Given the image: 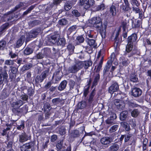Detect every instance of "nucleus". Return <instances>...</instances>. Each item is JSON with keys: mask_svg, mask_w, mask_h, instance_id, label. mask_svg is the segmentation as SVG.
<instances>
[{"mask_svg": "<svg viewBox=\"0 0 151 151\" xmlns=\"http://www.w3.org/2000/svg\"><path fill=\"white\" fill-rule=\"evenodd\" d=\"M89 23L93 26L98 29L99 30V32L102 36L103 35L106 33V25H103L102 20L99 17H94L92 18L89 21Z\"/></svg>", "mask_w": 151, "mask_h": 151, "instance_id": "obj_1", "label": "nucleus"}, {"mask_svg": "<svg viewBox=\"0 0 151 151\" xmlns=\"http://www.w3.org/2000/svg\"><path fill=\"white\" fill-rule=\"evenodd\" d=\"M137 34L135 33H133L128 37L127 40V43L124 54V55H127V53L130 52L132 50L134 45L137 42Z\"/></svg>", "mask_w": 151, "mask_h": 151, "instance_id": "obj_2", "label": "nucleus"}, {"mask_svg": "<svg viewBox=\"0 0 151 151\" xmlns=\"http://www.w3.org/2000/svg\"><path fill=\"white\" fill-rule=\"evenodd\" d=\"M7 67L4 65V68L0 67V84H2L4 81L6 82L8 78Z\"/></svg>", "mask_w": 151, "mask_h": 151, "instance_id": "obj_3", "label": "nucleus"}, {"mask_svg": "<svg viewBox=\"0 0 151 151\" xmlns=\"http://www.w3.org/2000/svg\"><path fill=\"white\" fill-rule=\"evenodd\" d=\"M60 34L59 32H55L53 35H48L46 42L49 43L50 44H56L57 40L60 38Z\"/></svg>", "mask_w": 151, "mask_h": 151, "instance_id": "obj_4", "label": "nucleus"}, {"mask_svg": "<svg viewBox=\"0 0 151 151\" xmlns=\"http://www.w3.org/2000/svg\"><path fill=\"white\" fill-rule=\"evenodd\" d=\"M95 4L94 0H79V5L83 6V8L88 9Z\"/></svg>", "mask_w": 151, "mask_h": 151, "instance_id": "obj_5", "label": "nucleus"}, {"mask_svg": "<svg viewBox=\"0 0 151 151\" xmlns=\"http://www.w3.org/2000/svg\"><path fill=\"white\" fill-rule=\"evenodd\" d=\"M26 103L22 101L19 100L16 102L13 103L12 106V111L15 114L19 113L20 112L19 107Z\"/></svg>", "mask_w": 151, "mask_h": 151, "instance_id": "obj_6", "label": "nucleus"}, {"mask_svg": "<svg viewBox=\"0 0 151 151\" xmlns=\"http://www.w3.org/2000/svg\"><path fill=\"white\" fill-rule=\"evenodd\" d=\"M35 145V143L32 141L26 143L20 146L21 151H33Z\"/></svg>", "mask_w": 151, "mask_h": 151, "instance_id": "obj_7", "label": "nucleus"}, {"mask_svg": "<svg viewBox=\"0 0 151 151\" xmlns=\"http://www.w3.org/2000/svg\"><path fill=\"white\" fill-rule=\"evenodd\" d=\"M19 66L16 65L14 66H11L10 67L11 72L9 74V78L12 80L14 79L19 74V73L18 70Z\"/></svg>", "mask_w": 151, "mask_h": 151, "instance_id": "obj_8", "label": "nucleus"}, {"mask_svg": "<svg viewBox=\"0 0 151 151\" xmlns=\"http://www.w3.org/2000/svg\"><path fill=\"white\" fill-rule=\"evenodd\" d=\"M108 114L107 115H109V117H108L106 121V124H108L112 125L114 124V120L116 119L117 116L115 113L112 111H107Z\"/></svg>", "mask_w": 151, "mask_h": 151, "instance_id": "obj_9", "label": "nucleus"}, {"mask_svg": "<svg viewBox=\"0 0 151 151\" xmlns=\"http://www.w3.org/2000/svg\"><path fill=\"white\" fill-rule=\"evenodd\" d=\"M6 140L5 142L6 145L13 146L14 135L13 133L11 132H8L7 135Z\"/></svg>", "mask_w": 151, "mask_h": 151, "instance_id": "obj_10", "label": "nucleus"}, {"mask_svg": "<svg viewBox=\"0 0 151 151\" xmlns=\"http://www.w3.org/2000/svg\"><path fill=\"white\" fill-rule=\"evenodd\" d=\"M111 65L112 62L111 61H108L104 68L103 70V75L104 76H107L110 74L111 72L110 71L109 69Z\"/></svg>", "mask_w": 151, "mask_h": 151, "instance_id": "obj_11", "label": "nucleus"}, {"mask_svg": "<svg viewBox=\"0 0 151 151\" xmlns=\"http://www.w3.org/2000/svg\"><path fill=\"white\" fill-rule=\"evenodd\" d=\"M84 131H85V129H75L73 130L71 133V136L73 138L79 137L80 136H82L84 134Z\"/></svg>", "mask_w": 151, "mask_h": 151, "instance_id": "obj_12", "label": "nucleus"}, {"mask_svg": "<svg viewBox=\"0 0 151 151\" xmlns=\"http://www.w3.org/2000/svg\"><path fill=\"white\" fill-rule=\"evenodd\" d=\"M31 138L30 136H29L24 132L19 135V142L23 143L30 139Z\"/></svg>", "mask_w": 151, "mask_h": 151, "instance_id": "obj_13", "label": "nucleus"}, {"mask_svg": "<svg viewBox=\"0 0 151 151\" xmlns=\"http://www.w3.org/2000/svg\"><path fill=\"white\" fill-rule=\"evenodd\" d=\"M125 135V138L124 139V141L125 142H128V145H131L133 143H135L136 142V139H132L131 137L132 136V134L130 133V132L126 134Z\"/></svg>", "mask_w": 151, "mask_h": 151, "instance_id": "obj_14", "label": "nucleus"}, {"mask_svg": "<svg viewBox=\"0 0 151 151\" xmlns=\"http://www.w3.org/2000/svg\"><path fill=\"white\" fill-rule=\"evenodd\" d=\"M132 95L134 97H137L140 96L142 93V90L139 88L134 87L132 91Z\"/></svg>", "mask_w": 151, "mask_h": 151, "instance_id": "obj_15", "label": "nucleus"}, {"mask_svg": "<svg viewBox=\"0 0 151 151\" xmlns=\"http://www.w3.org/2000/svg\"><path fill=\"white\" fill-rule=\"evenodd\" d=\"M112 141V139L111 137L106 136L100 139L101 143L103 145H108L110 144Z\"/></svg>", "mask_w": 151, "mask_h": 151, "instance_id": "obj_16", "label": "nucleus"}, {"mask_svg": "<svg viewBox=\"0 0 151 151\" xmlns=\"http://www.w3.org/2000/svg\"><path fill=\"white\" fill-rule=\"evenodd\" d=\"M124 4H122L121 6L122 10L125 12H129L131 8L128 0H124Z\"/></svg>", "mask_w": 151, "mask_h": 151, "instance_id": "obj_17", "label": "nucleus"}, {"mask_svg": "<svg viewBox=\"0 0 151 151\" xmlns=\"http://www.w3.org/2000/svg\"><path fill=\"white\" fill-rule=\"evenodd\" d=\"M119 89V86L116 82L113 83L109 88L108 91L111 93H113L114 92H116Z\"/></svg>", "mask_w": 151, "mask_h": 151, "instance_id": "obj_18", "label": "nucleus"}, {"mask_svg": "<svg viewBox=\"0 0 151 151\" xmlns=\"http://www.w3.org/2000/svg\"><path fill=\"white\" fill-rule=\"evenodd\" d=\"M126 55L121 57L119 59L120 63L122 64L123 66L126 67L129 64L130 62L129 59L126 57Z\"/></svg>", "mask_w": 151, "mask_h": 151, "instance_id": "obj_19", "label": "nucleus"}, {"mask_svg": "<svg viewBox=\"0 0 151 151\" xmlns=\"http://www.w3.org/2000/svg\"><path fill=\"white\" fill-rule=\"evenodd\" d=\"M12 124H9L8 123L6 124V128L3 129L2 131V132H0V136H6L8 133V131H9L11 128L12 127Z\"/></svg>", "mask_w": 151, "mask_h": 151, "instance_id": "obj_20", "label": "nucleus"}, {"mask_svg": "<svg viewBox=\"0 0 151 151\" xmlns=\"http://www.w3.org/2000/svg\"><path fill=\"white\" fill-rule=\"evenodd\" d=\"M25 122L23 120H19L17 122H16V127L17 129L22 130L24 129Z\"/></svg>", "mask_w": 151, "mask_h": 151, "instance_id": "obj_21", "label": "nucleus"}, {"mask_svg": "<svg viewBox=\"0 0 151 151\" xmlns=\"http://www.w3.org/2000/svg\"><path fill=\"white\" fill-rule=\"evenodd\" d=\"M121 127L122 129V131L129 132L130 130L129 125L126 122H122L120 123Z\"/></svg>", "mask_w": 151, "mask_h": 151, "instance_id": "obj_22", "label": "nucleus"}, {"mask_svg": "<svg viewBox=\"0 0 151 151\" xmlns=\"http://www.w3.org/2000/svg\"><path fill=\"white\" fill-rule=\"evenodd\" d=\"M84 41V38L83 35H78L76 39L75 40L73 44L75 46L78 45L83 43Z\"/></svg>", "mask_w": 151, "mask_h": 151, "instance_id": "obj_23", "label": "nucleus"}, {"mask_svg": "<svg viewBox=\"0 0 151 151\" xmlns=\"http://www.w3.org/2000/svg\"><path fill=\"white\" fill-rule=\"evenodd\" d=\"M86 41L89 46H92L94 48L97 47V44L95 40L87 37Z\"/></svg>", "mask_w": 151, "mask_h": 151, "instance_id": "obj_24", "label": "nucleus"}, {"mask_svg": "<svg viewBox=\"0 0 151 151\" xmlns=\"http://www.w3.org/2000/svg\"><path fill=\"white\" fill-rule=\"evenodd\" d=\"M9 24L8 23H6L2 24L0 27V36L4 34V33L8 29Z\"/></svg>", "mask_w": 151, "mask_h": 151, "instance_id": "obj_25", "label": "nucleus"}, {"mask_svg": "<svg viewBox=\"0 0 151 151\" xmlns=\"http://www.w3.org/2000/svg\"><path fill=\"white\" fill-rule=\"evenodd\" d=\"M127 104L129 107L132 108L139 107H141V106L137 104L135 102H134L132 100H128L127 101Z\"/></svg>", "mask_w": 151, "mask_h": 151, "instance_id": "obj_26", "label": "nucleus"}, {"mask_svg": "<svg viewBox=\"0 0 151 151\" xmlns=\"http://www.w3.org/2000/svg\"><path fill=\"white\" fill-rule=\"evenodd\" d=\"M25 36L24 35H21L20 38L17 40V42L16 47L19 48L21 46L24 42L25 39Z\"/></svg>", "mask_w": 151, "mask_h": 151, "instance_id": "obj_27", "label": "nucleus"}, {"mask_svg": "<svg viewBox=\"0 0 151 151\" xmlns=\"http://www.w3.org/2000/svg\"><path fill=\"white\" fill-rule=\"evenodd\" d=\"M72 2L71 1H66L64 5V9L65 11H68L72 7Z\"/></svg>", "mask_w": 151, "mask_h": 151, "instance_id": "obj_28", "label": "nucleus"}, {"mask_svg": "<svg viewBox=\"0 0 151 151\" xmlns=\"http://www.w3.org/2000/svg\"><path fill=\"white\" fill-rule=\"evenodd\" d=\"M142 21L139 20L135 19L134 21L132 22V26L133 28H137L140 27L142 26Z\"/></svg>", "mask_w": 151, "mask_h": 151, "instance_id": "obj_29", "label": "nucleus"}, {"mask_svg": "<svg viewBox=\"0 0 151 151\" xmlns=\"http://www.w3.org/2000/svg\"><path fill=\"white\" fill-rule=\"evenodd\" d=\"M79 70V69L78 68L76 64L69 67L68 68V71L70 73H75Z\"/></svg>", "mask_w": 151, "mask_h": 151, "instance_id": "obj_30", "label": "nucleus"}, {"mask_svg": "<svg viewBox=\"0 0 151 151\" xmlns=\"http://www.w3.org/2000/svg\"><path fill=\"white\" fill-rule=\"evenodd\" d=\"M61 70V69L60 68H59L56 70L55 71L54 73L55 74V76L56 77V81L55 83H58L61 79V76L60 75Z\"/></svg>", "mask_w": 151, "mask_h": 151, "instance_id": "obj_31", "label": "nucleus"}, {"mask_svg": "<svg viewBox=\"0 0 151 151\" xmlns=\"http://www.w3.org/2000/svg\"><path fill=\"white\" fill-rule=\"evenodd\" d=\"M96 89L94 88L92 90L89 95L88 99L87 101L88 102L89 104H91L93 101V97L96 94Z\"/></svg>", "mask_w": 151, "mask_h": 151, "instance_id": "obj_32", "label": "nucleus"}, {"mask_svg": "<svg viewBox=\"0 0 151 151\" xmlns=\"http://www.w3.org/2000/svg\"><path fill=\"white\" fill-rule=\"evenodd\" d=\"M32 84L33 85V87L31 86L28 87L27 89V94L29 96H32L35 93V86L33 83H32Z\"/></svg>", "mask_w": 151, "mask_h": 151, "instance_id": "obj_33", "label": "nucleus"}, {"mask_svg": "<svg viewBox=\"0 0 151 151\" xmlns=\"http://www.w3.org/2000/svg\"><path fill=\"white\" fill-rule=\"evenodd\" d=\"M66 49L68 51L69 54H72L75 48V46L71 43L69 42L68 45L67 46Z\"/></svg>", "mask_w": 151, "mask_h": 151, "instance_id": "obj_34", "label": "nucleus"}, {"mask_svg": "<svg viewBox=\"0 0 151 151\" xmlns=\"http://www.w3.org/2000/svg\"><path fill=\"white\" fill-rule=\"evenodd\" d=\"M90 146L91 148L94 149H96V147H98L99 149H101V146L100 145V143L98 144L97 142H96V141L95 140H93L91 141V142Z\"/></svg>", "mask_w": 151, "mask_h": 151, "instance_id": "obj_35", "label": "nucleus"}, {"mask_svg": "<svg viewBox=\"0 0 151 151\" xmlns=\"http://www.w3.org/2000/svg\"><path fill=\"white\" fill-rule=\"evenodd\" d=\"M130 81L133 83H137L138 82V78L137 75L135 73H132L130 74L129 76Z\"/></svg>", "mask_w": 151, "mask_h": 151, "instance_id": "obj_36", "label": "nucleus"}, {"mask_svg": "<svg viewBox=\"0 0 151 151\" xmlns=\"http://www.w3.org/2000/svg\"><path fill=\"white\" fill-rule=\"evenodd\" d=\"M128 112L126 111H122L119 114V119L121 121H125L128 116Z\"/></svg>", "mask_w": 151, "mask_h": 151, "instance_id": "obj_37", "label": "nucleus"}, {"mask_svg": "<svg viewBox=\"0 0 151 151\" xmlns=\"http://www.w3.org/2000/svg\"><path fill=\"white\" fill-rule=\"evenodd\" d=\"M103 61L104 56H103L101 57V58L99 64L96 66L97 67L96 68V72L98 73L99 74L100 71L101 69Z\"/></svg>", "mask_w": 151, "mask_h": 151, "instance_id": "obj_38", "label": "nucleus"}, {"mask_svg": "<svg viewBox=\"0 0 151 151\" xmlns=\"http://www.w3.org/2000/svg\"><path fill=\"white\" fill-rule=\"evenodd\" d=\"M119 147L118 144L115 143L113 144L109 148V151H117L119 149Z\"/></svg>", "mask_w": 151, "mask_h": 151, "instance_id": "obj_39", "label": "nucleus"}, {"mask_svg": "<svg viewBox=\"0 0 151 151\" xmlns=\"http://www.w3.org/2000/svg\"><path fill=\"white\" fill-rule=\"evenodd\" d=\"M9 95V93L8 90L6 88H5L2 91L1 97L2 99H5Z\"/></svg>", "mask_w": 151, "mask_h": 151, "instance_id": "obj_40", "label": "nucleus"}, {"mask_svg": "<svg viewBox=\"0 0 151 151\" xmlns=\"http://www.w3.org/2000/svg\"><path fill=\"white\" fill-rule=\"evenodd\" d=\"M66 43L65 39L64 38H59L57 40L56 44L58 46L65 47Z\"/></svg>", "mask_w": 151, "mask_h": 151, "instance_id": "obj_41", "label": "nucleus"}, {"mask_svg": "<svg viewBox=\"0 0 151 151\" xmlns=\"http://www.w3.org/2000/svg\"><path fill=\"white\" fill-rule=\"evenodd\" d=\"M67 83V82L66 80H64L62 81L58 87V90L60 91L63 90L65 88Z\"/></svg>", "mask_w": 151, "mask_h": 151, "instance_id": "obj_42", "label": "nucleus"}, {"mask_svg": "<svg viewBox=\"0 0 151 151\" xmlns=\"http://www.w3.org/2000/svg\"><path fill=\"white\" fill-rule=\"evenodd\" d=\"M39 32L37 29L32 30L30 33L29 36L31 38H35L38 35Z\"/></svg>", "mask_w": 151, "mask_h": 151, "instance_id": "obj_43", "label": "nucleus"}, {"mask_svg": "<svg viewBox=\"0 0 151 151\" xmlns=\"http://www.w3.org/2000/svg\"><path fill=\"white\" fill-rule=\"evenodd\" d=\"M138 51L137 49L134 48L133 50L129 53H127V55H128L127 57L129 58L132 57L133 56L138 54Z\"/></svg>", "mask_w": 151, "mask_h": 151, "instance_id": "obj_44", "label": "nucleus"}, {"mask_svg": "<svg viewBox=\"0 0 151 151\" xmlns=\"http://www.w3.org/2000/svg\"><path fill=\"white\" fill-rule=\"evenodd\" d=\"M109 12L111 15L113 17L116 15V8L115 6L112 5L111 6L110 8Z\"/></svg>", "mask_w": 151, "mask_h": 151, "instance_id": "obj_45", "label": "nucleus"}, {"mask_svg": "<svg viewBox=\"0 0 151 151\" xmlns=\"http://www.w3.org/2000/svg\"><path fill=\"white\" fill-rule=\"evenodd\" d=\"M26 80L28 82L30 85L33 83L32 82V78H31V74L30 72L28 71L26 74Z\"/></svg>", "mask_w": 151, "mask_h": 151, "instance_id": "obj_46", "label": "nucleus"}, {"mask_svg": "<svg viewBox=\"0 0 151 151\" xmlns=\"http://www.w3.org/2000/svg\"><path fill=\"white\" fill-rule=\"evenodd\" d=\"M140 112L138 109H133L131 112V116L133 117H136L139 114Z\"/></svg>", "mask_w": 151, "mask_h": 151, "instance_id": "obj_47", "label": "nucleus"}, {"mask_svg": "<svg viewBox=\"0 0 151 151\" xmlns=\"http://www.w3.org/2000/svg\"><path fill=\"white\" fill-rule=\"evenodd\" d=\"M86 105L87 104L86 101H82L78 104L77 107L78 109H82L86 107Z\"/></svg>", "mask_w": 151, "mask_h": 151, "instance_id": "obj_48", "label": "nucleus"}, {"mask_svg": "<svg viewBox=\"0 0 151 151\" xmlns=\"http://www.w3.org/2000/svg\"><path fill=\"white\" fill-rule=\"evenodd\" d=\"M63 141H58L56 145V147L57 151H62L63 147Z\"/></svg>", "mask_w": 151, "mask_h": 151, "instance_id": "obj_49", "label": "nucleus"}, {"mask_svg": "<svg viewBox=\"0 0 151 151\" xmlns=\"http://www.w3.org/2000/svg\"><path fill=\"white\" fill-rule=\"evenodd\" d=\"M33 52V49L29 47H26L24 51V54L25 55H29L31 54Z\"/></svg>", "mask_w": 151, "mask_h": 151, "instance_id": "obj_50", "label": "nucleus"}, {"mask_svg": "<svg viewBox=\"0 0 151 151\" xmlns=\"http://www.w3.org/2000/svg\"><path fill=\"white\" fill-rule=\"evenodd\" d=\"M120 100L116 99L114 101V104L118 109H122L123 107V106H122V103L121 102H120Z\"/></svg>", "mask_w": 151, "mask_h": 151, "instance_id": "obj_51", "label": "nucleus"}, {"mask_svg": "<svg viewBox=\"0 0 151 151\" xmlns=\"http://www.w3.org/2000/svg\"><path fill=\"white\" fill-rule=\"evenodd\" d=\"M84 68L87 69L91 66L92 64V62L91 60H86L83 61Z\"/></svg>", "mask_w": 151, "mask_h": 151, "instance_id": "obj_52", "label": "nucleus"}, {"mask_svg": "<svg viewBox=\"0 0 151 151\" xmlns=\"http://www.w3.org/2000/svg\"><path fill=\"white\" fill-rule=\"evenodd\" d=\"M76 28L77 27L76 25H73L69 28L67 32V34L68 36L70 35L72 32L75 31Z\"/></svg>", "mask_w": 151, "mask_h": 151, "instance_id": "obj_53", "label": "nucleus"}, {"mask_svg": "<svg viewBox=\"0 0 151 151\" xmlns=\"http://www.w3.org/2000/svg\"><path fill=\"white\" fill-rule=\"evenodd\" d=\"M51 109V107L50 104L46 102L44 104L43 109L45 111H49Z\"/></svg>", "mask_w": 151, "mask_h": 151, "instance_id": "obj_54", "label": "nucleus"}, {"mask_svg": "<svg viewBox=\"0 0 151 151\" xmlns=\"http://www.w3.org/2000/svg\"><path fill=\"white\" fill-rule=\"evenodd\" d=\"M59 132L60 134L63 135L66 133V129L65 127L63 126H61L59 128Z\"/></svg>", "mask_w": 151, "mask_h": 151, "instance_id": "obj_55", "label": "nucleus"}, {"mask_svg": "<svg viewBox=\"0 0 151 151\" xmlns=\"http://www.w3.org/2000/svg\"><path fill=\"white\" fill-rule=\"evenodd\" d=\"M85 52L88 54H91L93 52V47L91 46H86L85 47Z\"/></svg>", "mask_w": 151, "mask_h": 151, "instance_id": "obj_56", "label": "nucleus"}, {"mask_svg": "<svg viewBox=\"0 0 151 151\" xmlns=\"http://www.w3.org/2000/svg\"><path fill=\"white\" fill-rule=\"evenodd\" d=\"M79 70L82 68L83 67H84V62L83 61H78L75 63Z\"/></svg>", "mask_w": 151, "mask_h": 151, "instance_id": "obj_57", "label": "nucleus"}, {"mask_svg": "<svg viewBox=\"0 0 151 151\" xmlns=\"http://www.w3.org/2000/svg\"><path fill=\"white\" fill-rule=\"evenodd\" d=\"M90 88L85 87L83 89V96L85 99V98H86L88 95L89 93V89Z\"/></svg>", "mask_w": 151, "mask_h": 151, "instance_id": "obj_58", "label": "nucleus"}, {"mask_svg": "<svg viewBox=\"0 0 151 151\" xmlns=\"http://www.w3.org/2000/svg\"><path fill=\"white\" fill-rule=\"evenodd\" d=\"M119 127V125L117 124L114 125L112 126L109 130V132L110 133H112L116 131Z\"/></svg>", "mask_w": 151, "mask_h": 151, "instance_id": "obj_59", "label": "nucleus"}, {"mask_svg": "<svg viewBox=\"0 0 151 151\" xmlns=\"http://www.w3.org/2000/svg\"><path fill=\"white\" fill-rule=\"evenodd\" d=\"M67 20L65 19H61L58 21V23L61 25H65L68 24Z\"/></svg>", "mask_w": 151, "mask_h": 151, "instance_id": "obj_60", "label": "nucleus"}, {"mask_svg": "<svg viewBox=\"0 0 151 151\" xmlns=\"http://www.w3.org/2000/svg\"><path fill=\"white\" fill-rule=\"evenodd\" d=\"M32 66V64L30 63L24 65L22 67L23 70H27L30 69Z\"/></svg>", "mask_w": 151, "mask_h": 151, "instance_id": "obj_61", "label": "nucleus"}, {"mask_svg": "<svg viewBox=\"0 0 151 151\" xmlns=\"http://www.w3.org/2000/svg\"><path fill=\"white\" fill-rule=\"evenodd\" d=\"M24 94H22L20 96V98L23 101H25L26 102H28V96L25 93L23 92Z\"/></svg>", "mask_w": 151, "mask_h": 151, "instance_id": "obj_62", "label": "nucleus"}, {"mask_svg": "<svg viewBox=\"0 0 151 151\" xmlns=\"http://www.w3.org/2000/svg\"><path fill=\"white\" fill-rule=\"evenodd\" d=\"M6 42L4 40L0 41V50H3L6 46Z\"/></svg>", "mask_w": 151, "mask_h": 151, "instance_id": "obj_63", "label": "nucleus"}, {"mask_svg": "<svg viewBox=\"0 0 151 151\" xmlns=\"http://www.w3.org/2000/svg\"><path fill=\"white\" fill-rule=\"evenodd\" d=\"M100 75L99 74L97 73L96 75L93 83L97 85L100 80Z\"/></svg>", "mask_w": 151, "mask_h": 151, "instance_id": "obj_64", "label": "nucleus"}]
</instances>
